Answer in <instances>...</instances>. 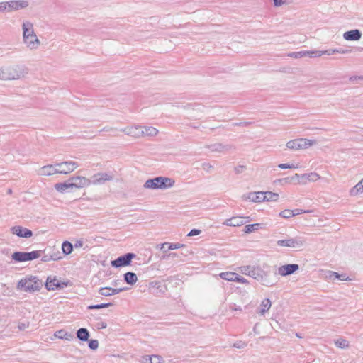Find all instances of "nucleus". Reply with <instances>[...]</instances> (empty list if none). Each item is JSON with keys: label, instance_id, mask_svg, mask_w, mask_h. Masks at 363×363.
Wrapping results in <instances>:
<instances>
[{"label": "nucleus", "instance_id": "nucleus-63", "mask_svg": "<svg viewBox=\"0 0 363 363\" xmlns=\"http://www.w3.org/2000/svg\"><path fill=\"white\" fill-rule=\"evenodd\" d=\"M169 242L162 243L160 246V250H163L164 252H167L166 246H167L169 247Z\"/></svg>", "mask_w": 363, "mask_h": 363}, {"label": "nucleus", "instance_id": "nucleus-44", "mask_svg": "<svg viewBox=\"0 0 363 363\" xmlns=\"http://www.w3.org/2000/svg\"><path fill=\"white\" fill-rule=\"evenodd\" d=\"M236 147L235 145L231 144H223V152L235 150Z\"/></svg>", "mask_w": 363, "mask_h": 363}, {"label": "nucleus", "instance_id": "nucleus-48", "mask_svg": "<svg viewBox=\"0 0 363 363\" xmlns=\"http://www.w3.org/2000/svg\"><path fill=\"white\" fill-rule=\"evenodd\" d=\"M202 167L207 172H210L213 169V167L210 163L207 162L203 163Z\"/></svg>", "mask_w": 363, "mask_h": 363}, {"label": "nucleus", "instance_id": "nucleus-33", "mask_svg": "<svg viewBox=\"0 0 363 363\" xmlns=\"http://www.w3.org/2000/svg\"><path fill=\"white\" fill-rule=\"evenodd\" d=\"M363 192V179L358 182L351 190L350 194L352 196H355L359 193Z\"/></svg>", "mask_w": 363, "mask_h": 363}, {"label": "nucleus", "instance_id": "nucleus-7", "mask_svg": "<svg viewBox=\"0 0 363 363\" xmlns=\"http://www.w3.org/2000/svg\"><path fill=\"white\" fill-rule=\"evenodd\" d=\"M40 251L27 252H15L12 254V259L17 262H22L26 261H31L40 257Z\"/></svg>", "mask_w": 363, "mask_h": 363}, {"label": "nucleus", "instance_id": "nucleus-51", "mask_svg": "<svg viewBox=\"0 0 363 363\" xmlns=\"http://www.w3.org/2000/svg\"><path fill=\"white\" fill-rule=\"evenodd\" d=\"M4 11L8 12L7 1L0 2V12H4Z\"/></svg>", "mask_w": 363, "mask_h": 363}, {"label": "nucleus", "instance_id": "nucleus-8", "mask_svg": "<svg viewBox=\"0 0 363 363\" xmlns=\"http://www.w3.org/2000/svg\"><path fill=\"white\" fill-rule=\"evenodd\" d=\"M277 244L280 247H286L291 248H301L304 246L305 241L299 237L279 240Z\"/></svg>", "mask_w": 363, "mask_h": 363}, {"label": "nucleus", "instance_id": "nucleus-31", "mask_svg": "<svg viewBox=\"0 0 363 363\" xmlns=\"http://www.w3.org/2000/svg\"><path fill=\"white\" fill-rule=\"evenodd\" d=\"M335 345L340 349H347L350 347V342L343 337H339L334 341Z\"/></svg>", "mask_w": 363, "mask_h": 363}, {"label": "nucleus", "instance_id": "nucleus-52", "mask_svg": "<svg viewBox=\"0 0 363 363\" xmlns=\"http://www.w3.org/2000/svg\"><path fill=\"white\" fill-rule=\"evenodd\" d=\"M277 182H279L281 184H285L291 183V181L290 179V177H285V178L278 179Z\"/></svg>", "mask_w": 363, "mask_h": 363}, {"label": "nucleus", "instance_id": "nucleus-32", "mask_svg": "<svg viewBox=\"0 0 363 363\" xmlns=\"http://www.w3.org/2000/svg\"><path fill=\"white\" fill-rule=\"evenodd\" d=\"M237 273L232 272H222L219 274L220 277L223 279L234 281L236 277Z\"/></svg>", "mask_w": 363, "mask_h": 363}, {"label": "nucleus", "instance_id": "nucleus-46", "mask_svg": "<svg viewBox=\"0 0 363 363\" xmlns=\"http://www.w3.org/2000/svg\"><path fill=\"white\" fill-rule=\"evenodd\" d=\"M89 347L91 350H96L99 347V342L96 340H91L89 342Z\"/></svg>", "mask_w": 363, "mask_h": 363}, {"label": "nucleus", "instance_id": "nucleus-4", "mask_svg": "<svg viewBox=\"0 0 363 363\" xmlns=\"http://www.w3.org/2000/svg\"><path fill=\"white\" fill-rule=\"evenodd\" d=\"M43 286V282L35 277L21 279L17 284V289L24 291L34 292L39 291Z\"/></svg>", "mask_w": 363, "mask_h": 363}, {"label": "nucleus", "instance_id": "nucleus-29", "mask_svg": "<svg viewBox=\"0 0 363 363\" xmlns=\"http://www.w3.org/2000/svg\"><path fill=\"white\" fill-rule=\"evenodd\" d=\"M124 281L130 285L135 284L138 281L137 275L132 272H128L123 275Z\"/></svg>", "mask_w": 363, "mask_h": 363}, {"label": "nucleus", "instance_id": "nucleus-27", "mask_svg": "<svg viewBox=\"0 0 363 363\" xmlns=\"http://www.w3.org/2000/svg\"><path fill=\"white\" fill-rule=\"evenodd\" d=\"M271 306L272 302L269 298L264 299L260 304L259 310L257 311V313L264 315L265 313L269 310Z\"/></svg>", "mask_w": 363, "mask_h": 363}, {"label": "nucleus", "instance_id": "nucleus-61", "mask_svg": "<svg viewBox=\"0 0 363 363\" xmlns=\"http://www.w3.org/2000/svg\"><path fill=\"white\" fill-rule=\"evenodd\" d=\"M278 167L282 169H290V164H280L278 165Z\"/></svg>", "mask_w": 363, "mask_h": 363}, {"label": "nucleus", "instance_id": "nucleus-21", "mask_svg": "<svg viewBox=\"0 0 363 363\" xmlns=\"http://www.w3.org/2000/svg\"><path fill=\"white\" fill-rule=\"evenodd\" d=\"M343 38L346 40H359L362 38V33L358 29L349 30L344 33Z\"/></svg>", "mask_w": 363, "mask_h": 363}, {"label": "nucleus", "instance_id": "nucleus-58", "mask_svg": "<svg viewBox=\"0 0 363 363\" xmlns=\"http://www.w3.org/2000/svg\"><path fill=\"white\" fill-rule=\"evenodd\" d=\"M351 52L350 50H345L342 48L336 49V53H340V54H347Z\"/></svg>", "mask_w": 363, "mask_h": 363}, {"label": "nucleus", "instance_id": "nucleus-11", "mask_svg": "<svg viewBox=\"0 0 363 363\" xmlns=\"http://www.w3.org/2000/svg\"><path fill=\"white\" fill-rule=\"evenodd\" d=\"M56 166H57L59 169L60 174H67L70 172H72L79 167L78 164L74 161H65L56 163Z\"/></svg>", "mask_w": 363, "mask_h": 363}, {"label": "nucleus", "instance_id": "nucleus-62", "mask_svg": "<svg viewBox=\"0 0 363 363\" xmlns=\"http://www.w3.org/2000/svg\"><path fill=\"white\" fill-rule=\"evenodd\" d=\"M83 244H84V242L82 241V240H77L75 244H74V247L76 248H78V247H82L83 246Z\"/></svg>", "mask_w": 363, "mask_h": 363}, {"label": "nucleus", "instance_id": "nucleus-1", "mask_svg": "<svg viewBox=\"0 0 363 363\" xmlns=\"http://www.w3.org/2000/svg\"><path fill=\"white\" fill-rule=\"evenodd\" d=\"M1 68V80H18L25 77L28 69L24 65L16 64Z\"/></svg>", "mask_w": 363, "mask_h": 363}, {"label": "nucleus", "instance_id": "nucleus-18", "mask_svg": "<svg viewBox=\"0 0 363 363\" xmlns=\"http://www.w3.org/2000/svg\"><path fill=\"white\" fill-rule=\"evenodd\" d=\"M301 180H298V184H306L308 182H315L320 179V175L316 172L301 174Z\"/></svg>", "mask_w": 363, "mask_h": 363}, {"label": "nucleus", "instance_id": "nucleus-12", "mask_svg": "<svg viewBox=\"0 0 363 363\" xmlns=\"http://www.w3.org/2000/svg\"><path fill=\"white\" fill-rule=\"evenodd\" d=\"M29 4L26 0H11L7 1L8 12H12L20 9H26Z\"/></svg>", "mask_w": 363, "mask_h": 363}, {"label": "nucleus", "instance_id": "nucleus-5", "mask_svg": "<svg viewBox=\"0 0 363 363\" xmlns=\"http://www.w3.org/2000/svg\"><path fill=\"white\" fill-rule=\"evenodd\" d=\"M258 281L264 286L272 287L277 284L278 278L277 274L275 272L272 273L269 267H267V270L264 269H262V273H260Z\"/></svg>", "mask_w": 363, "mask_h": 363}, {"label": "nucleus", "instance_id": "nucleus-10", "mask_svg": "<svg viewBox=\"0 0 363 363\" xmlns=\"http://www.w3.org/2000/svg\"><path fill=\"white\" fill-rule=\"evenodd\" d=\"M113 179V175L108 173L99 172L94 174L89 179L90 185H99L103 184L106 182H110Z\"/></svg>", "mask_w": 363, "mask_h": 363}, {"label": "nucleus", "instance_id": "nucleus-64", "mask_svg": "<svg viewBox=\"0 0 363 363\" xmlns=\"http://www.w3.org/2000/svg\"><path fill=\"white\" fill-rule=\"evenodd\" d=\"M338 279L340 280H342V281H346L348 279V277L346 276V274H340V276L338 277Z\"/></svg>", "mask_w": 363, "mask_h": 363}, {"label": "nucleus", "instance_id": "nucleus-13", "mask_svg": "<svg viewBox=\"0 0 363 363\" xmlns=\"http://www.w3.org/2000/svg\"><path fill=\"white\" fill-rule=\"evenodd\" d=\"M298 269L299 266L296 264H285L278 268V274L282 277H286L294 274Z\"/></svg>", "mask_w": 363, "mask_h": 363}, {"label": "nucleus", "instance_id": "nucleus-16", "mask_svg": "<svg viewBox=\"0 0 363 363\" xmlns=\"http://www.w3.org/2000/svg\"><path fill=\"white\" fill-rule=\"evenodd\" d=\"M11 232L20 238H28L33 235V232L30 230L20 225L12 227L11 228Z\"/></svg>", "mask_w": 363, "mask_h": 363}, {"label": "nucleus", "instance_id": "nucleus-54", "mask_svg": "<svg viewBox=\"0 0 363 363\" xmlns=\"http://www.w3.org/2000/svg\"><path fill=\"white\" fill-rule=\"evenodd\" d=\"M150 363H160V357L159 356H152L150 358Z\"/></svg>", "mask_w": 363, "mask_h": 363}, {"label": "nucleus", "instance_id": "nucleus-23", "mask_svg": "<svg viewBox=\"0 0 363 363\" xmlns=\"http://www.w3.org/2000/svg\"><path fill=\"white\" fill-rule=\"evenodd\" d=\"M142 137H155L159 131L158 130L152 126H142L141 125Z\"/></svg>", "mask_w": 363, "mask_h": 363}, {"label": "nucleus", "instance_id": "nucleus-43", "mask_svg": "<svg viewBox=\"0 0 363 363\" xmlns=\"http://www.w3.org/2000/svg\"><path fill=\"white\" fill-rule=\"evenodd\" d=\"M279 216L284 218H289L291 217H293V210L285 209L280 212Z\"/></svg>", "mask_w": 363, "mask_h": 363}, {"label": "nucleus", "instance_id": "nucleus-45", "mask_svg": "<svg viewBox=\"0 0 363 363\" xmlns=\"http://www.w3.org/2000/svg\"><path fill=\"white\" fill-rule=\"evenodd\" d=\"M235 282H238V283H241V284H249V281L247 279H246L245 278L240 276L239 274H236V277H235Z\"/></svg>", "mask_w": 363, "mask_h": 363}, {"label": "nucleus", "instance_id": "nucleus-25", "mask_svg": "<svg viewBox=\"0 0 363 363\" xmlns=\"http://www.w3.org/2000/svg\"><path fill=\"white\" fill-rule=\"evenodd\" d=\"M55 189L60 193L68 191L69 189H73L72 184L69 179L64 183H57L55 184Z\"/></svg>", "mask_w": 363, "mask_h": 363}, {"label": "nucleus", "instance_id": "nucleus-17", "mask_svg": "<svg viewBox=\"0 0 363 363\" xmlns=\"http://www.w3.org/2000/svg\"><path fill=\"white\" fill-rule=\"evenodd\" d=\"M38 174L41 176H50L55 174H60V172L55 164L54 165L50 164L41 167L38 171Z\"/></svg>", "mask_w": 363, "mask_h": 363}, {"label": "nucleus", "instance_id": "nucleus-22", "mask_svg": "<svg viewBox=\"0 0 363 363\" xmlns=\"http://www.w3.org/2000/svg\"><path fill=\"white\" fill-rule=\"evenodd\" d=\"M63 284H60L56 279H51L50 277H48L45 287L48 291L55 290L57 289H62Z\"/></svg>", "mask_w": 363, "mask_h": 363}, {"label": "nucleus", "instance_id": "nucleus-30", "mask_svg": "<svg viewBox=\"0 0 363 363\" xmlns=\"http://www.w3.org/2000/svg\"><path fill=\"white\" fill-rule=\"evenodd\" d=\"M55 336L59 339L71 340L74 338V335L72 333L66 332L64 330H60L55 333Z\"/></svg>", "mask_w": 363, "mask_h": 363}, {"label": "nucleus", "instance_id": "nucleus-14", "mask_svg": "<svg viewBox=\"0 0 363 363\" xmlns=\"http://www.w3.org/2000/svg\"><path fill=\"white\" fill-rule=\"evenodd\" d=\"M250 221V217H240V216H234L229 219H226L223 222V225L227 226H241L246 222Z\"/></svg>", "mask_w": 363, "mask_h": 363}, {"label": "nucleus", "instance_id": "nucleus-47", "mask_svg": "<svg viewBox=\"0 0 363 363\" xmlns=\"http://www.w3.org/2000/svg\"><path fill=\"white\" fill-rule=\"evenodd\" d=\"M184 246V245L180 243H169V247H167V250L179 249Z\"/></svg>", "mask_w": 363, "mask_h": 363}, {"label": "nucleus", "instance_id": "nucleus-35", "mask_svg": "<svg viewBox=\"0 0 363 363\" xmlns=\"http://www.w3.org/2000/svg\"><path fill=\"white\" fill-rule=\"evenodd\" d=\"M279 194L271 191L264 192V201H277L279 199Z\"/></svg>", "mask_w": 363, "mask_h": 363}, {"label": "nucleus", "instance_id": "nucleus-26", "mask_svg": "<svg viewBox=\"0 0 363 363\" xmlns=\"http://www.w3.org/2000/svg\"><path fill=\"white\" fill-rule=\"evenodd\" d=\"M248 199L252 202L264 201V192H251L248 195Z\"/></svg>", "mask_w": 363, "mask_h": 363}, {"label": "nucleus", "instance_id": "nucleus-9", "mask_svg": "<svg viewBox=\"0 0 363 363\" xmlns=\"http://www.w3.org/2000/svg\"><path fill=\"white\" fill-rule=\"evenodd\" d=\"M135 256L136 255L132 252L126 253L123 255L118 257L116 259L112 260L111 264L112 267L115 268L128 266L130 264L132 259L135 258Z\"/></svg>", "mask_w": 363, "mask_h": 363}, {"label": "nucleus", "instance_id": "nucleus-59", "mask_svg": "<svg viewBox=\"0 0 363 363\" xmlns=\"http://www.w3.org/2000/svg\"><path fill=\"white\" fill-rule=\"evenodd\" d=\"M97 326L99 329H104L107 327V324L104 321H101L100 323H98Z\"/></svg>", "mask_w": 363, "mask_h": 363}, {"label": "nucleus", "instance_id": "nucleus-28", "mask_svg": "<svg viewBox=\"0 0 363 363\" xmlns=\"http://www.w3.org/2000/svg\"><path fill=\"white\" fill-rule=\"evenodd\" d=\"M77 337L83 342L88 341L90 333L86 328H81L77 331Z\"/></svg>", "mask_w": 363, "mask_h": 363}, {"label": "nucleus", "instance_id": "nucleus-37", "mask_svg": "<svg viewBox=\"0 0 363 363\" xmlns=\"http://www.w3.org/2000/svg\"><path fill=\"white\" fill-rule=\"evenodd\" d=\"M260 223L249 224L245 225L244 232L245 233H251L255 230H257L260 228Z\"/></svg>", "mask_w": 363, "mask_h": 363}, {"label": "nucleus", "instance_id": "nucleus-19", "mask_svg": "<svg viewBox=\"0 0 363 363\" xmlns=\"http://www.w3.org/2000/svg\"><path fill=\"white\" fill-rule=\"evenodd\" d=\"M122 131L129 136L137 138H140L143 135L141 133V125L127 127L122 130Z\"/></svg>", "mask_w": 363, "mask_h": 363}, {"label": "nucleus", "instance_id": "nucleus-50", "mask_svg": "<svg viewBox=\"0 0 363 363\" xmlns=\"http://www.w3.org/2000/svg\"><path fill=\"white\" fill-rule=\"evenodd\" d=\"M290 179L291 181V183H296V184H298V180H301V174H295L293 177H290Z\"/></svg>", "mask_w": 363, "mask_h": 363}, {"label": "nucleus", "instance_id": "nucleus-34", "mask_svg": "<svg viewBox=\"0 0 363 363\" xmlns=\"http://www.w3.org/2000/svg\"><path fill=\"white\" fill-rule=\"evenodd\" d=\"M262 268H261L259 266H252L250 277L258 281L260 273H262Z\"/></svg>", "mask_w": 363, "mask_h": 363}, {"label": "nucleus", "instance_id": "nucleus-24", "mask_svg": "<svg viewBox=\"0 0 363 363\" xmlns=\"http://www.w3.org/2000/svg\"><path fill=\"white\" fill-rule=\"evenodd\" d=\"M288 56L293 58H301L308 56L310 57H315L314 50H303L299 52H294L288 54Z\"/></svg>", "mask_w": 363, "mask_h": 363}, {"label": "nucleus", "instance_id": "nucleus-38", "mask_svg": "<svg viewBox=\"0 0 363 363\" xmlns=\"http://www.w3.org/2000/svg\"><path fill=\"white\" fill-rule=\"evenodd\" d=\"M150 284L153 287H155L157 289L158 292L161 294H164L167 289L166 285H162L161 283L159 281H152L150 283Z\"/></svg>", "mask_w": 363, "mask_h": 363}, {"label": "nucleus", "instance_id": "nucleus-49", "mask_svg": "<svg viewBox=\"0 0 363 363\" xmlns=\"http://www.w3.org/2000/svg\"><path fill=\"white\" fill-rule=\"evenodd\" d=\"M245 169H246V166L245 165H238L234 168V171L236 174L242 173Z\"/></svg>", "mask_w": 363, "mask_h": 363}, {"label": "nucleus", "instance_id": "nucleus-57", "mask_svg": "<svg viewBox=\"0 0 363 363\" xmlns=\"http://www.w3.org/2000/svg\"><path fill=\"white\" fill-rule=\"evenodd\" d=\"M274 6L279 7L286 4L284 0H273Z\"/></svg>", "mask_w": 363, "mask_h": 363}, {"label": "nucleus", "instance_id": "nucleus-56", "mask_svg": "<svg viewBox=\"0 0 363 363\" xmlns=\"http://www.w3.org/2000/svg\"><path fill=\"white\" fill-rule=\"evenodd\" d=\"M201 233V230H198V229H192L189 233H188V236H194V235H199Z\"/></svg>", "mask_w": 363, "mask_h": 363}, {"label": "nucleus", "instance_id": "nucleus-3", "mask_svg": "<svg viewBox=\"0 0 363 363\" xmlns=\"http://www.w3.org/2000/svg\"><path fill=\"white\" fill-rule=\"evenodd\" d=\"M175 181L169 177H157L147 180L143 186L150 189H167L174 185Z\"/></svg>", "mask_w": 363, "mask_h": 363}, {"label": "nucleus", "instance_id": "nucleus-6", "mask_svg": "<svg viewBox=\"0 0 363 363\" xmlns=\"http://www.w3.org/2000/svg\"><path fill=\"white\" fill-rule=\"evenodd\" d=\"M315 144V140H308L306 138H298L287 142V148L293 150H299L306 149Z\"/></svg>", "mask_w": 363, "mask_h": 363}, {"label": "nucleus", "instance_id": "nucleus-40", "mask_svg": "<svg viewBox=\"0 0 363 363\" xmlns=\"http://www.w3.org/2000/svg\"><path fill=\"white\" fill-rule=\"evenodd\" d=\"M207 147L211 151V152H223L222 148H223V143H215L210 145H208Z\"/></svg>", "mask_w": 363, "mask_h": 363}, {"label": "nucleus", "instance_id": "nucleus-2", "mask_svg": "<svg viewBox=\"0 0 363 363\" xmlns=\"http://www.w3.org/2000/svg\"><path fill=\"white\" fill-rule=\"evenodd\" d=\"M23 41L30 50H36L40 42L35 33L33 24L29 21H24L22 24Z\"/></svg>", "mask_w": 363, "mask_h": 363}, {"label": "nucleus", "instance_id": "nucleus-20", "mask_svg": "<svg viewBox=\"0 0 363 363\" xmlns=\"http://www.w3.org/2000/svg\"><path fill=\"white\" fill-rule=\"evenodd\" d=\"M125 289V288L113 289L111 287H102L99 290V293L104 296H110L118 294L120 292L123 291Z\"/></svg>", "mask_w": 363, "mask_h": 363}, {"label": "nucleus", "instance_id": "nucleus-55", "mask_svg": "<svg viewBox=\"0 0 363 363\" xmlns=\"http://www.w3.org/2000/svg\"><path fill=\"white\" fill-rule=\"evenodd\" d=\"M29 323H20L18 325V328L20 330H23L26 328H28Z\"/></svg>", "mask_w": 363, "mask_h": 363}, {"label": "nucleus", "instance_id": "nucleus-42", "mask_svg": "<svg viewBox=\"0 0 363 363\" xmlns=\"http://www.w3.org/2000/svg\"><path fill=\"white\" fill-rule=\"evenodd\" d=\"M252 268V266H251V265L242 266V267H239V271L240 273H242L245 275L250 276Z\"/></svg>", "mask_w": 363, "mask_h": 363}, {"label": "nucleus", "instance_id": "nucleus-53", "mask_svg": "<svg viewBox=\"0 0 363 363\" xmlns=\"http://www.w3.org/2000/svg\"><path fill=\"white\" fill-rule=\"evenodd\" d=\"M246 343L242 342V341H240V342H235L233 344V347H236V348H244L245 346H246Z\"/></svg>", "mask_w": 363, "mask_h": 363}, {"label": "nucleus", "instance_id": "nucleus-39", "mask_svg": "<svg viewBox=\"0 0 363 363\" xmlns=\"http://www.w3.org/2000/svg\"><path fill=\"white\" fill-rule=\"evenodd\" d=\"M336 53V49H328L324 51L314 50L315 57H320L323 55H331Z\"/></svg>", "mask_w": 363, "mask_h": 363}, {"label": "nucleus", "instance_id": "nucleus-36", "mask_svg": "<svg viewBox=\"0 0 363 363\" xmlns=\"http://www.w3.org/2000/svg\"><path fill=\"white\" fill-rule=\"evenodd\" d=\"M62 250L64 254L69 255L73 250V245L69 241H65L62 245Z\"/></svg>", "mask_w": 363, "mask_h": 363}, {"label": "nucleus", "instance_id": "nucleus-41", "mask_svg": "<svg viewBox=\"0 0 363 363\" xmlns=\"http://www.w3.org/2000/svg\"><path fill=\"white\" fill-rule=\"evenodd\" d=\"M111 306H113L112 303H101V304H96V305H90L87 307V308L89 310L101 309V308H108Z\"/></svg>", "mask_w": 363, "mask_h": 363}, {"label": "nucleus", "instance_id": "nucleus-60", "mask_svg": "<svg viewBox=\"0 0 363 363\" xmlns=\"http://www.w3.org/2000/svg\"><path fill=\"white\" fill-rule=\"evenodd\" d=\"M56 259L52 258L51 256L45 255L42 257L43 262H48L50 260H55Z\"/></svg>", "mask_w": 363, "mask_h": 363}, {"label": "nucleus", "instance_id": "nucleus-15", "mask_svg": "<svg viewBox=\"0 0 363 363\" xmlns=\"http://www.w3.org/2000/svg\"><path fill=\"white\" fill-rule=\"evenodd\" d=\"M69 181H71L73 188L80 189L90 185L89 179L84 177H72Z\"/></svg>", "mask_w": 363, "mask_h": 363}]
</instances>
